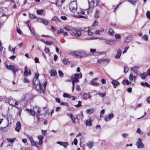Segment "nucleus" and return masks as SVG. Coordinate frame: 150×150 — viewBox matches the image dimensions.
I'll return each instance as SVG.
<instances>
[{"mask_svg":"<svg viewBox=\"0 0 150 150\" xmlns=\"http://www.w3.org/2000/svg\"><path fill=\"white\" fill-rule=\"evenodd\" d=\"M94 111V109L93 108L88 109L86 110V112L88 114H92Z\"/></svg>","mask_w":150,"mask_h":150,"instance_id":"34","label":"nucleus"},{"mask_svg":"<svg viewBox=\"0 0 150 150\" xmlns=\"http://www.w3.org/2000/svg\"><path fill=\"white\" fill-rule=\"evenodd\" d=\"M6 68L8 69L12 70L13 72L15 71L14 67L12 65H6Z\"/></svg>","mask_w":150,"mask_h":150,"instance_id":"27","label":"nucleus"},{"mask_svg":"<svg viewBox=\"0 0 150 150\" xmlns=\"http://www.w3.org/2000/svg\"><path fill=\"white\" fill-rule=\"evenodd\" d=\"M52 20L55 22L56 23H57L60 22V20L56 16H54L52 19Z\"/></svg>","mask_w":150,"mask_h":150,"instance_id":"33","label":"nucleus"},{"mask_svg":"<svg viewBox=\"0 0 150 150\" xmlns=\"http://www.w3.org/2000/svg\"><path fill=\"white\" fill-rule=\"evenodd\" d=\"M33 109L36 112V114L38 116L41 115L40 114V110L39 108L36 106H35L33 108Z\"/></svg>","mask_w":150,"mask_h":150,"instance_id":"16","label":"nucleus"},{"mask_svg":"<svg viewBox=\"0 0 150 150\" xmlns=\"http://www.w3.org/2000/svg\"><path fill=\"white\" fill-rule=\"evenodd\" d=\"M122 83L124 84H126L128 85L129 84H131V82H129L128 80H124L122 82Z\"/></svg>","mask_w":150,"mask_h":150,"instance_id":"36","label":"nucleus"},{"mask_svg":"<svg viewBox=\"0 0 150 150\" xmlns=\"http://www.w3.org/2000/svg\"><path fill=\"white\" fill-rule=\"evenodd\" d=\"M136 77L133 75L132 74H131L129 76V79L131 81H134L136 79Z\"/></svg>","mask_w":150,"mask_h":150,"instance_id":"22","label":"nucleus"},{"mask_svg":"<svg viewBox=\"0 0 150 150\" xmlns=\"http://www.w3.org/2000/svg\"><path fill=\"white\" fill-rule=\"evenodd\" d=\"M99 0H92L90 2H89V7H93L96 6L98 4Z\"/></svg>","mask_w":150,"mask_h":150,"instance_id":"12","label":"nucleus"},{"mask_svg":"<svg viewBox=\"0 0 150 150\" xmlns=\"http://www.w3.org/2000/svg\"><path fill=\"white\" fill-rule=\"evenodd\" d=\"M29 17H30L32 19L37 18V17L36 16L33 14H29Z\"/></svg>","mask_w":150,"mask_h":150,"instance_id":"51","label":"nucleus"},{"mask_svg":"<svg viewBox=\"0 0 150 150\" xmlns=\"http://www.w3.org/2000/svg\"><path fill=\"white\" fill-rule=\"evenodd\" d=\"M91 84L94 86H98L99 85V83L95 82V81H91Z\"/></svg>","mask_w":150,"mask_h":150,"instance_id":"44","label":"nucleus"},{"mask_svg":"<svg viewBox=\"0 0 150 150\" xmlns=\"http://www.w3.org/2000/svg\"><path fill=\"white\" fill-rule=\"evenodd\" d=\"M47 85V82L46 81L45 82L44 84H42V88L41 89H38V90L39 91H40L42 90H43L45 89L46 86Z\"/></svg>","mask_w":150,"mask_h":150,"instance_id":"30","label":"nucleus"},{"mask_svg":"<svg viewBox=\"0 0 150 150\" xmlns=\"http://www.w3.org/2000/svg\"><path fill=\"white\" fill-rule=\"evenodd\" d=\"M9 104L11 105L15 106L16 108H20V107L17 105H18V103L17 102H16V101L12 99H11L9 100L8 101Z\"/></svg>","mask_w":150,"mask_h":150,"instance_id":"11","label":"nucleus"},{"mask_svg":"<svg viewBox=\"0 0 150 150\" xmlns=\"http://www.w3.org/2000/svg\"><path fill=\"white\" fill-rule=\"evenodd\" d=\"M86 144L89 149H91L93 145V143L92 142H89Z\"/></svg>","mask_w":150,"mask_h":150,"instance_id":"29","label":"nucleus"},{"mask_svg":"<svg viewBox=\"0 0 150 150\" xmlns=\"http://www.w3.org/2000/svg\"><path fill=\"white\" fill-rule=\"evenodd\" d=\"M33 84L36 86V88L38 89H42V84L40 83L38 78H34L33 81Z\"/></svg>","mask_w":150,"mask_h":150,"instance_id":"3","label":"nucleus"},{"mask_svg":"<svg viewBox=\"0 0 150 150\" xmlns=\"http://www.w3.org/2000/svg\"><path fill=\"white\" fill-rule=\"evenodd\" d=\"M58 73L59 74V76L61 77H63L64 74L63 73V72L61 70H59Z\"/></svg>","mask_w":150,"mask_h":150,"instance_id":"56","label":"nucleus"},{"mask_svg":"<svg viewBox=\"0 0 150 150\" xmlns=\"http://www.w3.org/2000/svg\"><path fill=\"white\" fill-rule=\"evenodd\" d=\"M98 95H99L100 96L102 97H104L106 95V93H104L102 94L100 93H98Z\"/></svg>","mask_w":150,"mask_h":150,"instance_id":"64","label":"nucleus"},{"mask_svg":"<svg viewBox=\"0 0 150 150\" xmlns=\"http://www.w3.org/2000/svg\"><path fill=\"white\" fill-rule=\"evenodd\" d=\"M92 120L91 119H88L85 122V124L86 125V126H92Z\"/></svg>","mask_w":150,"mask_h":150,"instance_id":"23","label":"nucleus"},{"mask_svg":"<svg viewBox=\"0 0 150 150\" xmlns=\"http://www.w3.org/2000/svg\"><path fill=\"white\" fill-rule=\"evenodd\" d=\"M42 23L45 25H47L48 24V21L45 19H43L42 21Z\"/></svg>","mask_w":150,"mask_h":150,"instance_id":"54","label":"nucleus"},{"mask_svg":"<svg viewBox=\"0 0 150 150\" xmlns=\"http://www.w3.org/2000/svg\"><path fill=\"white\" fill-rule=\"evenodd\" d=\"M8 50L9 51L12 53L13 54H14L15 52V47L13 48L11 45H9L8 46Z\"/></svg>","mask_w":150,"mask_h":150,"instance_id":"26","label":"nucleus"},{"mask_svg":"<svg viewBox=\"0 0 150 150\" xmlns=\"http://www.w3.org/2000/svg\"><path fill=\"white\" fill-rule=\"evenodd\" d=\"M45 43L48 45H51L53 43V42L51 41H45Z\"/></svg>","mask_w":150,"mask_h":150,"instance_id":"58","label":"nucleus"},{"mask_svg":"<svg viewBox=\"0 0 150 150\" xmlns=\"http://www.w3.org/2000/svg\"><path fill=\"white\" fill-rule=\"evenodd\" d=\"M103 54V52H96V51L94 53H93V55L94 56H96L98 55H99L102 54Z\"/></svg>","mask_w":150,"mask_h":150,"instance_id":"48","label":"nucleus"},{"mask_svg":"<svg viewBox=\"0 0 150 150\" xmlns=\"http://www.w3.org/2000/svg\"><path fill=\"white\" fill-rule=\"evenodd\" d=\"M37 12L38 14L42 15L43 13V10H38Z\"/></svg>","mask_w":150,"mask_h":150,"instance_id":"46","label":"nucleus"},{"mask_svg":"<svg viewBox=\"0 0 150 150\" xmlns=\"http://www.w3.org/2000/svg\"><path fill=\"white\" fill-rule=\"evenodd\" d=\"M137 133L140 134H143V132L139 128H138L136 131Z\"/></svg>","mask_w":150,"mask_h":150,"instance_id":"53","label":"nucleus"},{"mask_svg":"<svg viewBox=\"0 0 150 150\" xmlns=\"http://www.w3.org/2000/svg\"><path fill=\"white\" fill-rule=\"evenodd\" d=\"M39 139L38 144L40 145L42 144V140L44 139V137L42 135H39L38 137Z\"/></svg>","mask_w":150,"mask_h":150,"instance_id":"17","label":"nucleus"},{"mask_svg":"<svg viewBox=\"0 0 150 150\" xmlns=\"http://www.w3.org/2000/svg\"><path fill=\"white\" fill-rule=\"evenodd\" d=\"M32 146H35L37 148H39L38 144L37 142L35 141L34 140L30 142Z\"/></svg>","mask_w":150,"mask_h":150,"instance_id":"28","label":"nucleus"},{"mask_svg":"<svg viewBox=\"0 0 150 150\" xmlns=\"http://www.w3.org/2000/svg\"><path fill=\"white\" fill-rule=\"evenodd\" d=\"M25 71L24 72V75L27 76L28 74L30 75L31 73L30 71L29 70V71H28V68L27 67H25Z\"/></svg>","mask_w":150,"mask_h":150,"instance_id":"18","label":"nucleus"},{"mask_svg":"<svg viewBox=\"0 0 150 150\" xmlns=\"http://www.w3.org/2000/svg\"><path fill=\"white\" fill-rule=\"evenodd\" d=\"M30 98L31 97L28 94L24 95L22 98V100L20 102L21 103L22 101H23L25 103L26 102L30 100Z\"/></svg>","mask_w":150,"mask_h":150,"instance_id":"6","label":"nucleus"},{"mask_svg":"<svg viewBox=\"0 0 150 150\" xmlns=\"http://www.w3.org/2000/svg\"><path fill=\"white\" fill-rule=\"evenodd\" d=\"M81 30L85 32H88L90 30V29L89 27H85L82 29Z\"/></svg>","mask_w":150,"mask_h":150,"instance_id":"43","label":"nucleus"},{"mask_svg":"<svg viewBox=\"0 0 150 150\" xmlns=\"http://www.w3.org/2000/svg\"><path fill=\"white\" fill-rule=\"evenodd\" d=\"M124 73L127 72L129 70L128 68L126 66H125L124 67Z\"/></svg>","mask_w":150,"mask_h":150,"instance_id":"49","label":"nucleus"},{"mask_svg":"<svg viewBox=\"0 0 150 150\" xmlns=\"http://www.w3.org/2000/svg\"><path fill=\"white\" fill-rule=\"evenodd\" d=\"M97 62L98 63L100 64H104V63L103 59L98 60L97 61Z\"/></svg>","mask_w":150,"mask_h":150,"instance_id":"55","label":"nucleus"},{"mask_svg":"<svg viewBox=\"0 0 150 150\" xmlns=\"http://www.w3.org/2000/svg\"><path fill=\"white\" fill-rule=\"evenodd\" d=\"M7 101L6 97L5 96H0V102L5 103Z\"/></svg>","mask_w":150,"mask_h":150,"instance_id":"21","label":"nucleus"},{"mask_svg":"<svg viewBox=\"0 0 150 150\" xmlns=\"http://www.w3.org/2000/svg\"><path fill=\"white\" fill-rule=\"evenodd\" d=\"M86 52L83 50L77 51L76 57L80 58L83 57H85Z\"/></svg>","mask_w":150,"mask_h":150,"instance_id":"7","label":"nucleus"},{"mask_svg":"<svg viewBox=\"0 0 150 150\" xmlns=\"http://www.w3.org/2000/svg\"><path fill=\"white\" fill-rule=\"evenodd\" d=\"M113 117L114 114L112 113H111L108 114V116H106L105 117L104 120L106 122H108L112 119Z\"/></svg>","mask_w":150,"mask_h":150,"instance_id":"13","label":"nucleus"},{"mask_svg":"<svg viewBox=\"0 0 150 150\" xmlns=\"http://www.w3.org/2000/svg\"><path fill=\"white\" fill-rule=\"evenodd\" d=\"M85 12L83 10H81L80 11L78 12L77 13L78 14V15H74V16L78 18H86V17L82 15L81 14H83Z\"/></svg>","mask_w":150,"mask_h":150,"instance_id":"8","label":"nucleus"},{"mask_svg":"<svg viewBox=\"0 0 150 150\" xmlns=\"http://www.w3.org/2000/svg\"><path fill=\"white\" fill-rule=\"evenodd\" d=\"M146 16L148 19H150V11H148L146 12Z\"/></svg>","mask_w":150,"mask_h":150,"instance_id":"50","label":"nucleus"},{"mask_svg":"<svg viewBox=\"0 0 150 150\" xmlns=\"http://www.w3.org/2000/svg\"><path fill=\"white\" fill-rule=\"evenodd\" d=\"M62 61L63 63L65 64H68L70 63L68 59L64 58L63 59Z\"/></svg>","mask_w":150,"mask_h":150,"instance_id":"32","label":"nucleus"},{"mask_svg":"<svg viewBox=\"0 0 150 150\" xmlns=\"http://www.w3.org/2000/svg\"><path fill=\"white\" fill-rule=\"evenodd\" d=\"M136 145L138 149H142L145 147V146L142 142V139L140 138L138 139Z\"/></svg>","mask_w":150,"mask_h":150,"instance_id":"5","label":"nucleus"},{"mask_svg":"<svg viewBox=\"0 0 150 150\" xmlns=\"http://www.w3.org/2000/svg\"><path fill=\"white\" fill-rule=\"evenodd\" d=\"M70 117L71 118L72 122L74 123H75V119L74 115L73 114H71L70 115Z\"/></svg>","mask_w":150,"mask_h":150,"instance_id":"39","label":"nucleus"},{"mask_svg":"<svg viewBox=\"0 0 150 150\" xmlns=\"http://www.w3.org/2000/svg\"><path fill=\"white\" fill-rule=\"evenodd\" d=\"M57 144H59L60 146H63L65 148H67L69 145V143L67 142H57Z\"/></svg>","mask_w":150,"mask_h":150,"instance_id":"14","label":"nucleus"},{"mask_svg":"<svg viewBox=\"0 0 150 150\" xmlns=\"http://www.w3.org/2000/svg\"><path fill=\"white\" fill-rule=\"evenodd\" d=\"M142 38L144 40H147L148 39V36L147 35H144L142 37Z\"/></svg>","mask_w":150,"mask_h":150,"instance_id":"61","label":"nucleus"},{"mask_svg":"<svg viewBox=\"0 0 150 150\" xmlns=\"http://www.w3.org/2000/svg\"><path fill=\"white\" fill-rule=\"evenodd\" d=\"M103 59L104 63H105V62L108 63L110 61V59L108 58H103Z\"/></svg>","mask_w":150,"mask_h":150,"instance_id":"60","label":"nucleus"},{"mask_svg":"<svg viewBox=\"0 0 150 150\" xmlns=\"http://www.w3.org/2000/svg\"><path fill=\"white\" fill-rule=\"evenodd\" d=\"M121 54V51L120 49H118L117 51V53L115 56V58L117 59L120 58Z\"/></svg>","mask_w":150,"mask_h":150,"instance_id":"20","label":"nucleus"},{"mask_svg":"<svg viewBox=\"0 0 150 150\" xmlns=\"http://www.w3.org/2000/svg\"><path fill=\"white\" fill-rule=\"evenodd\" d=\"M27 110L28 112L30 113V115L33 116H35L36 112H35L34 109H27Z\"/></svg>","mask_w":150,"mask_h":150,"instance_id":"24","label":"nucleus"},{"mask_svg":"<svg viewBox=\"0 0 150 150\" xmlns=\"http://www.w3.org/2000/svg\"><path fill=\"white\" fill-rule=\"evenodd\" d=\"M33 36L35 37V38L37 39L38 40L39 39H40L39 36L37 34L35 33Z\"/></svg>","mask_w":150,"mask_h":150,"instance_id":"62","label":"nucleus"},{"mask_svg":"<svg viewBox=\"0 0 150 150\" xmlns=\"http://www.w3.org/2000/svg\"><path fill=\"white\" fill-rule=\"evenodd\" d=\"M63 96L64 98H69L71 97L70 95H69L68 94L66 93H64L63 94Z\"/></svg>","mask_w":150,"mask_h":150,"instance_id":"47","label":"nucleus"},{"mask_svg":"<svg viewBox=\"0 0 150 150\" xmlns=\"http://www.w3.org/2000/svg\"><path fill=\"white\" fill-rule=\"evenodd\" d=\"M57 74V72L55 70L52 69L51 70L50 74L51 76H54L56 75Z\"/></svg>","mask_w":150,"mask_h":150,"instance_id":"31","label":"nucleus"},{"mask_svg":"<svg viewBox=\"0 0 150 150\" xmlns=\"http://www.w3.org/2000/svg\"><path fill=\"white\" fill-rule=\"evenodd\" d=\"M6 139L9 142L12 143L15 141V138H13L12 139L7 138Z\"/></svg>","mask_w":150,"mask_h":150,"instance_id":"41","label":"nucleus"},{"mask_svg":"<svg viewBox=\"0 0 150 150\" xmlns=\"http://www.w3.org/2000/svg\"><path fill=\"white\" fill-rule=\"evenodd\" d=\"M98 22L96 21H95L92 24V26L94 27L98 25Z\"/></svg>","mask_w":150,"mask_h":150,"instance_id":"63","label":"nucleus"},{"mask_svg":"<svg viewBox=\"0 0 150 150\" xmlns=\"http://www.w3.org/2000/svg\"><path fill=\"white\" fill-rule=\"evenodd\" d=\"M108 33L110 35H114V31L112 29H110L109 30Z\"/></svg>","mask_w":150,"mask_h":150,"instance_id":"42","label":"nucleus"},{"mask_svg":"<svg viewBox=\"0 0 150 150\" xmlns=\"http://www.w3.org/2000/svg\"><path fill=\"white\" fill-rule=\"evenodd\" d=\"M44 51L46 53H48L50 52L49 49L48 48L46 47H45V48Z\"/></svg>","mask_w":150,"mask_h":150,"instance_id":"59","label":"nucleus"},{"mask_svg":"<svg viewBox=\"0 0 150 150\" xmlns=\"http://www.w3.org/2000/svg\"><path fill=\"white\" fill-rule=\"evenodd\" d=\"M72 33L76 38L79 37L81 35V31L79 29L76 28H73Z\"/></svg>","mask_w":150,"mask_h":150,"instance_id":"4","label":"nucleus"},{"mask_svg":"<svg viewBox=\"0 0 150 150\" xmlns=\"http://www.w3.org/2000/svg\"><path fill=\"white\" fill-rule=\"evenodd\" d=\"M147 76V74L145 73H143L140 75V76L143 79H145Z\"/></svg>","mask_w":150,"mask_h":150,"instance_id":"35","label":"nucleus"},{"mask_svg":"<svg viewBox=\"0 0 150 150\" xmlns=\"http://www.w3.org/2000/svg\"><path fill=\"white\" fill-rule=\"evenodd\" d=\"M138 69V67H134L132 68L131 69L132 71H133L134 72H136L137 71Z\"/></svg>","mask_w":150,"mask_h":150,"instance_id":"45","label":"nucleus"},{"mask_svg":"<svg viewBox=\"0 0 150 150\" xmlns=\"http://www.w3.org/2000/svg\"><path fill=\"white\" fill-rule=\"evenodd\" d=\"M7 116V120L8 122V125L6 127L3 128V130L4 131H6L5 130V129H6L7 127H8L10 121H11L12 118V115L9 113H7L6 115Z\"/></svg>","mask_w":150,"mask_h":150,"instance_id":"10","label":"nucleus"},{"mask_svg":"<svg viewBox=\"0 0 150 150\" xmlns=\"http://www.w3.org/2000/svg\"><path fill=\"white\" fill-rule=\"evenodd\" d=\"M27 137L29 139L30 142L32 141V140H33V137L29 135H27Z\"/></svg>","mask_w":150,"mask_h":150,"instance_id":"57","label":"nucleus"},{"mask_svg":"<svg viewBox=\"0 0 150 150\" xmlns=\"http://www.w3.org/2000/svg\"><path fill=\"white\" fill-rule=\"evenodd\" d=\"M133 39V37L132 35H129L127 37L125 40V42L128 43L131 41Z\"/></svg>","mask_w":150,"mask_h":150,"instance_id":"19","label":"nucleus"},{"mask_svg":"<svg viewBox=\"0 0 150 150\" xmlns=\"http://www.w3.org/2000/svg\"><path fill=\"white\" fill-rule=\"evenodd\" d=\"M106 44L110 45H113L116 44L115 40L105 39Z\"/></svg>","mask_w":150,"mask_h":150,"instance_id":"9","label":"nucleus"},{"mask_svg":"<svg viewBox=\"0 0 150 150\" xmlns=\"http://www.w3.org/2000/svg\"><path fill=\"white\" fill-rule=\"evenodd\" d=\"M21 124L19 121H18L16 124V127L15 128V130L18 132H19L21 128Z\"/></svg>","mask_w":150,"mask_h":150,"instance_id":"15","label":"nucleus"},{"mask_svg":"<svg viewBox=\"0 0 150 150\" xmlns=\"http://www.w3.org/2000/svg\"><path fill=\"white\" fill-rule=\"evenodd\" d=\"M112 83L114 85V87L115 88H116L117 86L120 85V83L117 81L113 80L112 81Z\"/></svg>","mask_w":150,"mask_h":150,"instance_id":"25","label":"nucleus"},{"mask_svg":"<svg viewBox=\"0 0 150 150\" xmlns=\"http://www.w3.org/2000/svg\"><path fill=\"white\" fill-rule=\"evenodd\" d=\"M141 84L142 86H146L149 88L150 87V85L147 83V82H141Z\"/></svg>","mask_w":150,"mask_h":150,"instance_id":"40","label":"nucleus"},{"mask_svg":"<svg viewBox=\"0 0 150 150\" xmlns=\"http://www.w3.org/2000/svg\"><path fill=\"white\" fill-rule=\"evenodd\" d=\"M68 54L69 55L75 56L76 57L77 51L71 52L69 53Z\"/></svg>","mask_w":150,"mask_h":150,"instance_id":"38","label":"nucleus"},{"mask_svg":"<svg viewBox=\"0 0 150 150\" xmlns=\"http://www.w3.org/2000/svg\"><path fill=\"white\" fill-rule=\"evenodd\" d=\"M82 76L81 73L79 74H75L72 75L71 77L72 83V91H73L74 88V83L76 82H79V79L82 78Z\"/></svg>","mask_w":150,"mask_h":150,"instance_id":"1","label":"nucleus"},{"mask_svg":"<svg viewBox=\"0 0 150 150\" xmlns=\"http://www.w3.org/2000/svg\"><path fill=\"white\" fill-rule=\"evenodd\" d=\"M76 1L72 0V1L69 4V9L70 11L73 13H74L77 9V5L76 2Z\"/></svg>","mask_w":150,"mask_h":150,"instance_id":"2","label":"nucleus"},{"mask_svg":"<svg viewBox=\"0 0 150 150\" xmlns=\"http://www.w3.org/2000/svg\"><path fill=\"white\" fill-rule=\"evenodd\" d=\"M81 106V101H79L78 104L75 105L74 106L77 108H79Z\"/></svg>","mask_w":150,"mask_h":150,"instance_id":"52","label":"nucleus"},{"mask_svg":"<svg viewBox=\"0 0 150 150\" xmlns=\"http://www.w3.org/2000/svg\"><path fill=\"white\" fill-rule=\"evenodd\" d=\"M64 28L67 31H71L73 29L71 27L69 26H67L64 27Z\"/></svg>","mask_w":150,"mask_h":150,"instance_id":"37","label":"nucleus"}]
</instances>
